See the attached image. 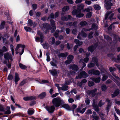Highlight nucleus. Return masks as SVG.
<instances>
[{"label": "nucleus", "instance_id": "f257e3e1", "mask_svg": "<svg viewBox=\"0 0 120 120\" xmlns=\"http://www.w3.org/2000/svg\"><path fill=\"white\" fill-rule=\"evenodd\" d=\"M52 102L53 104L56 107H59L61 104L62 107L68 110L69 109V105L67 104H65L63 101L60 98H56L53 99L52 101Z\"/></svg>", "mask_w": 120, "mask_h": 120}, {"label": "nucleus", "instance_id": "f03ea898", "mask_svg": "<svg viewBox=\"0 0 120 120\" xmlns=\"http://www.w3.org/2000/svg\"><path fill=\"white\" fill-rule=\"evenodd\" d=\"M25 47V46L24 45H22L21 44H18L16 46L15 49V51H16V53L17 54L19 52H18V50L19 48L21 47L22 48V52L19 53V54L20 55H22L24 51V48Z\"/></svg>", "mask_w": 120, "mask_h": 120}, {"label": "nucleus", "instance_id": "7ed1b4c3", "mask_svg": "<svg viewBox=\"0 0 120 120\" xmlns=\"http://www.w3.org/2000/svg\"><path fill=\"white\" fill-rule=\"evenodd\" d=\"M72 13L73 15H76L77 17H82L84 15V14L83 13L80 12V10H77L76 9L74 10Z\"/></svg>", "mask_w": 120, "mask_h": 120}, {"label": "nucleus", "instance_id": "20e7f679", "mask_svg": "<svg viewBox=\"0 0 120 120\" xmlns=\"http://www.w3.org/2000/svg\"><path fill=\"white\" fill-rule=\"evenodd\" d=\"M91 30V29H90L88 30L87 29L85 30L84 29H83L82 30V31L81 34H78L77 37L79 39H81V37H86V35L85 33H84L83 31H88L89 30Z\"/></svg>", "mask_w": 120, "mask_h": 120}, {"label": "nucleus", "instance_id": "39448f33", "mask_svg": "<svg viewBox=\"0 0 120 120\" xmlns=\"http://www.w3.org/2000/svg\"><path fill=\"white\" fill-rule=\"evenodd\" d=\"M88 76L86 73L84 71H82L80 72L79 75L78 77L76 76V78L77 79L79 78H80L82 77L86 78Z\"/></svg>", "mask_w": 120, "mask_h": 120}, {"label": "nucleus", "instance_id": "423d86ee", "mask_svg": "<svg viewBox=\"0 0 120 120\" xmlns=\"http://www.w3.org/2000/svg\"><path fill=\"white\" fill-rule=\"evenodd\" d=\"M104 2L105 4V8L107 9H110L111 6L112 5V4L110 2H109L108 1H107L106 0H105Z\"/></svg>", "mask_w": 120, "mask_h": 120}, {"label": "nucleus", "instance_id": "0eeeda50", "mask_svg": "<svg viewBox=\"0 0 120 120\" xmlns=\"http://www.w3.org/2000/svg\"><path fill=\"white\" fill-rule=\"evenodd\" d=\"M89 60V58L87 57H86L84 59H81L79 61V62L83 64V67H84L86 66L85 63H87Z\"/></svg>", "mask_w": 120, "mask_h": 120}, {"label": "nucleus", "instance_id": "6e6552de", "mask_svg": "<svg viewBox=\"0 0 120 120\" xmlns=\"http://www.w3.org/2000/svg\"><path fill=\"white\" fill-rule=\"evenodd\" d=\"M114 15V14L110 11H109L106 13L105 17V19H106L108 18L110 20Z\"/></svg>", "mask_w": 120, "mask_h": 120}, {"label": "nucleus", "instance_id": "1a4fd4ad", "mask_svg": "<svg viewBox=\"0 0 120 120\" xmlns=\"http://www.w3.org/2000/svg\"><path fill=\"white\" fill-rule=\"evenodd\" d=\"M49 72L51 74L55 77L57 76V74L58 73V72L55 69L49 70Z\"/></svg>", "mask_w": 120, "mask_h": 120}, {"label": "nucleus", "instance_id": "9d476101", "mask_svg": "<svg viewBox=\"0 0 120 120\" xmlns=\"http://www.w3.org/2000/svg\"><path fill=\"white\" fill-rule=\"evenodd\" d=\"M46 109L50 113L52 112L54 110L55 107L53 106H52L51 107L47 106L45 107Z\"/></svg>", "mask_w": 120, "mask_h": 120}, {"label": "nucleus", "instance_id": "9b49d317", "mask_svg": "<svg viewBox=\"0 0 120 120\" xmlns=\"http://www.w3.org/2000/svg\"><path fill=\"white\" fill-rule=\"evenodd\" d=\"M50 22L51 25L52 26V28L51 30L52 32H53L55 31L56 29V27L55 26V23L54 21L52 20H50Z\"/></svg>", "mask_w": 120, "mask_h": 120}, {"label": "nucleus", "instance_id": "f8f14e48", "mask_svg": "<svg viewBox=\"0 0 120 120\" xmlns=\"http://www.w3.org/2000/svg\"><path fill=\"white\" fill-rule=\"evenodd\" d=\"M35 99L36 97L34 96L26 97H25L23 98V99L25 101L32 100Z\"/></svg>", "mask_w": 120, "mask_h": 120}, {"label": "nucleus", "instance_id": "ddd939ff", "mask_svg": "<svg viewBox=\"0 0 120 120\" xmlns=\"http://www.w3.org/2000/svg\"><path fill=\"white\" fill-rule=\"evenodd\" d=\"M28 25L32 26H33L34 27L36 26V23L35 22H33L32 20L30 19H29L28 21Z\"/></svg>", "mask_w": 120, "mask_h": 120}, {"label": "nucleus", "instance_id": "4468645a", "mask_svg": "<svg viewBox=\"0 0 120 120\" xmlns=\"http://www.w3.org/2000/svg\"><path fill=\"white\" fill-rule=\"evenodd\" d=\"M20 79L19 74L17 73H15V82L16 83Z\"/></svg>", "mask_w": 120, "mask_h": 120}, {"label": "nucleus", "instance_id": "2eb2a0df", "mask_svg": "<svg viewBox=\"0 0 120 120\" xmlns=\"http://www.w3.org/2000/svg\"><path fill=\"white\" fill-rule=\"evenodd\" d=\"M4 58L6 60H8L9 59L11 58V55L8 53H6L4 55Z\"/></svg>", "mask_w": 120, "mask_h": 120}, {"label": "nucleus", "instance_id": "dca6fc26", "mask_svg": "<svg viewBox=\"0 0 120 120\" xmlns=\"http://www.w3.org/2000/svg\"><path fill=\"white\" fill-rule=\"evenodd\" d=\"M86 109V108H85L82 109L81 108L79 107L77 109V112H79L81 113L82 114L85 112Z\"/></svg>", "mask_w": 120, "mask_h": 120}, {"label": "nucleus", "instance_id": "f3484780", "mask_svg": "<svg viewBox=\"0 0 120 120\" xmlns=\"http://www.w3.org/2000/svg\"><path fill=\"white\" fill-rule=\"evenodd\" d=\"M71 18V16L70 15H69L68 16L62 17L61 19L62 20L67 21L70 19Z\"/></svg>", "mask_w": 120, "mask_h": 120}, {"label": "nucleus", "instance_id": "a211bd4d", "mask_svg": "<svg viewBox=\"0 0 120 120\" xmlns=\"http://www.w3.org/2000/svg\"><path fill=\"white\" fill-rule=\"evenodd\" d=\"M106 101L108 102V105L106 108V109L107 110V113L109 112V109L111 103L110 102V100L108 99H107L106 100Z\"/></svg>", "mask_w": 120, "mask_h": 120}, {"label": "nucleus", "instance_id": "6ab92c4d", "mask_svg": "<svg viewBox=\"0 0 120 120\" xmlns=\"http://www.w3.org/2000/svg\"><path fill=\"white\" fill-rule=\"evenodd\" d=\"M78 10H79L83 9L84 7V6L82 4H81L78 5Z\"/></svg>", "mask_w": 120, "mask_h": 120}, {"label": "nucleus", "instance_id": "aec40b11", "mask_svg": "<svg viewBox=\"0 0 120 120\" xmlns=\"http://www.w3.org/2000/svg\"><path fill=\"white\" fill-rule=\"evenodd\" d=\"M38 34L40 35V36L41 40L40 41L42 43L43 42V40L42 39L43 38V37L42 35V33L39 31H38L37 32Z\"/></svg>", "mask_w": 120, "mask_h": 120}, {"label": "nucleus", "instance_id": "412c9836", "mask_svg": "<svg viewBox=\"0 0 120 120\" xmlns=\"http://www.w3.org/2000/svg\"><path fill=\"white\" fill-rule=\"evenodd\" d=\"M120 93V91L119 90H117L114 93V94H112V97H114L116 96L117 95Z\"/></svg>", "mask_w": 120, "mask_h": 120}, {"label": "nucleus", "instance_id": "4be33fe9", "mask_svg": "<svg viewBox=\"0 0 120 120\" xmlns=\"http://www.w3.org/2000/svg\"><path fill=\"white\" fill-rule=\"evenodd\" d=\"M97 90L96 89H94L93 90L90 91L89 92V94L90 95H92L93 96L95 94V93Z\"/></svg>", "mask_w": 120, "mask_h": 120}, {"label": "nucleus", "instance_id": "5701e85b", "mask_svg": "<svg viewBox=\"0 0 120 120\" xmlns=\"http://www.w3.org/2000/svg\"><path fill=\"white\" fill-rule=\"evenodd\" d=\"M46 94L45 93H42L38 95V98L40 99H42L46 96Z\"/></svg>", "mask_w": 120, "mask_h": 120}, {"label": "nucleus", "instance_id": "b1692460", "mask_svg": "<svg viewBox=\"0 0 120 120\" xmlns=\"http://www.w3.org/2000/svg\"><path fill=\"white\" fill-rule=\"evenodd\" d=\"M87 81L85 79L83 80L81 82H79L77 84L79 86L81 87L82 85V83H86Z\"/></svg>", "mask_w": 120, "mask_h": 120}, {"label": "nucleus", "instance_id": "393cba45", "mask_svg": "<svg viewBox=\"0 0 120 120\" xmlns=\"http://www.w3.org/2000/svg\"><path fill=\"white\" fill-rule=\"evenodd\" d=\"M95 48V47H94L93 46H92L89 47L88 48V51L92 52L94 50Z\"/></svg>", "mask_w": 120, "mask_h": 120}, {"label": "nucleus", "instance_id": "a878e982", "mask_svg": "<svg viewBox=\"0 0 120 120\" xmlns=\"http://www.w3.org/2000/svg\"><path fill=\"white\" fill-rule=\"evenodd\" d=\"M93 106L95 110L96 111L98 112V109L97 105L94 104V100L93 102Z\"/></svg>", "mask_w": 120, "mask_h": 120}, {"label": "nucleus", "instance_id": "bb28decb", "mask_svg": "<svg viewBox=\"0 0 120 120\" xmlns=\"http://www.w3.org/2000/svg\"><path fill=\"white\" fill-rule=\"evenodd\" d=\"M34 112V110L32 109H29L28 110V113L29 115H32L33 114Z\"/></svg>", "mask_w": 120, "mask_h": 120}, {"label": "nucleus", "instance_id": "cd10ccee", "mask_svg": "<svg viewBox=\"0 0 120 120\" xmlns=\"http://www.w3.org/2000/svg\"><path fill=\"white\" fill-rule=\"evenodd\" d=\"M8 47H6L5 46H4L2 48V52H6L8 51Z\"/></svg>", "mask_w": 120, "mask_h": 120}, {"label": "nucleus", "instance_id": "c85d7f7f", "mask_svg": "<svg viewBox=\"0 0 120 120\" xmlns=\"http://www.w3.org/2000/svg\"><path fill=\"white\" fill-rule=\"evenodd\" d=\"M94 7L95 9L97 10H99L101 9V7L98 4L94 5Z\"/></svg>", "mask_w": 120, "mask_h": 120}, {"label": "nucleus", "instance_id": "c756f323", "mask_svg": "<svg viewBox=\"0 0 120 120\" xmlns=\"http://www.w3.org/2000/svg\"><path fill=\"white\" fill-rule=\"evenodd\" d=\"M63 91L67 90H68V87L67 86H64L61 87V88H60Z\"/></svg>", "mask_w": 120, "mask_h": 120}, {"label": "nucleus", "instance_id": "7c9ffc66", "mask_svg": "<svg viewBox=\"0 0 120 120\" xmlns=\"http://www.w3.org/2000/svg\"><path fill=\"white\" fill-rule=\"evenodd\" d=\"M10 107H7L6 109V111L5 112V113L7 114H9L11 113L10 110Z\"/></svg>", "mask_w": 120, "mask_h": 120}, {"label": "nucleus", "instance_id": "2f4dec72", "mask_svg": "<svg viewBox=\"0 0 120 120\" xmlns=\"http://www.w3.org/2000/svg\"><path fill=\"white\" fill-rule=\"evenodd\" d=\"M74 41L75 43L79 45H82V42H79V40L76 39Z\"/></svg>", "mask_w": 120, "mask_h": 120}, {"label": "nucleus", "instance_id": "473e14b6", "mask_svg": "<svg viewBox=\"0 0 120 120\" xmlns=\"http://www.w3.org/2000/svg\"><path fill=\"white\" fill-rule=\"evenodd\" d=\"M68 54L67 53H61L60 54L59 57H66L67 55Z\"/></svg>", "mask_w": 120, "mask_h": 120}, {"label": "nucleus", "instance_id": "72a5a7b5", "mask_svg": "<svg viewBox=\"0 0 120 120\" xmlns=\"http://www.w3.org/2000/svg\"><path fill=\"white\" fill-rule=\"evenodd\" d=\"M96 113L95 112H94L93 114V120H98V117L97 116H94L95 115Z\"/></svg>", "mask_w": 120, "mask_h": 120}, {"label": "nucleus", "instance_id": "f704fd0d", "mask_svg": "<svg viewBox=\"0 0 120 120\" xmlns=\"http://www.w3.org/2000/svg\"><path fill=\"white\" fill-rule=\"evenodd\" d=\"M93 80L96 83H98L100 81V78H97L93 79Z\"/></svg>", "mask_w": 120, "mask_h": 120}, {"label": "nucleus", "instance_id": "c9c22d12", "mask_svg": "<svg viewBox=\"0 0 120 120\" xmlns=\"http://www.w3.org/2000/svg\"><path fill=\"white\" fill-rule=\"evenodd\" d=\"M24 29L27 32H30L32 30L31 28L27 26L25 27Z\"/></svg>", "mask_w": 120, "mask_h": 120}, {"label": "nucleus", "instance_id": "e433bc0d", "mask_svg": "<svg viewBox=\"0 0 120 120\" xmlns=\"http://www.w3.org/2000/svg\"><path fill=\"white\" fill-rule=\"evenodd\" d=\"M74 58L73 56L72 55H69L67 57L68 60H71V62L72 61L73 59Z\"/></svg>", "mask_w": 120, "mask_h": 120}, {"label": "nucleus", "instance_id": "4c0bfd02", "mask_svg": "<svg viewBox=\"0 0 120 120\" xmlns=\"http://www.w3.org/2000/svg\"><path fill=\"white\" fill-rule=\"evenodd\" d=\"M10 47L12 52V55L13 56L14 55V46L12 45H10Z\"/></svg>", "mask_w": 120, "mask_h": 120}, {"label": "nucleus", "instance_id": "58836bf2", "mask_svg": "<svg viewBox=\"0 0 120 120\" xmlns=\"http://www.w3.org/2000/svg\"><path fill=\"white\" fill-rule=\"evenodd\" d=\"M69 8L68 6L64 7L62 9V10L64 11H67L69 9Z\"/></svg>", "mask_w": 120, "mask_h": 120}, {"label": "nucleus", "instance_id": "ea45409f", "mask_svg": "<svg viewBox=\"0 0 120 120\" xmlns=\"http://www.w3.org/2000/svg\"><path fill=\"white\" fill-rule=\"evenodd\" d=\"M5 22H3L1 23L0 26V29H3L4 28V26L5 25Z\"/></svg>", "mask_w": 120, "mask_h": 120}, {"label": "nucleus", "instance_id": "a19ab883", "mask_svg": "<svg viewBox=\"0 0 120 120\" xmlns=\"http://www.w3.org/2000/svg\"><path fill=\"white\" fill-rule=\"evenodd\" d=\"M13 76L11 74H10L8 77V79L9 80H12L13 78Z\"/></svg>", "mask_w": 120, "mask_h": 120}, {"label": "nucleus", "instance_id": "79ce46f5", "mask_svg": "<svg viewBox=\"0 0 120 120\" xmlns=\"http://www.w3.org/2000/svg\"><path fill=\"white\" fill-rule=\"evenodd\" d=\"M97 28V25L96 24H93L92 25V29L96 30Z\"/></svg>", "mask_w": 120, "mask_h": 120}, {"label": "nucleus", "instance_id": "37998d69", "mask_svg": "<svg viewBox=\"0 0 120 120\" xmlns=\"http://www.w3.org/2000/svg\"><path fill=\"white\" fill-rule=\"evenodd\" d=\"M94 64L93 63L91 62L88 65V66L89 68H91L94 66Z\"/></svg>", "mask_w": 120, "mask_h": 120}, {"label": "nucleus", "instance_id": "c03bdc74", "mask_svg": "<svg viewBox=\"0 0 120 120\" xmlns=\"http://www.w3.org/2000/svg\"><path fill=\"white\" fill-rule=\"evenodd\" d=\"M80 25L82 26L86 25L87 24V22L85 21L81 22L80 23Z\"/></svg>", "mask_w": 120, "mask_h": 120}, {"label": "nucleus", "instance_id": "a18cd8bd", "mask_svg": "<svg viewBox=\"0 0 120 120\" xmlns=\"http://www.w3.org/2000/svg\"><path fill=\"white\" fill-rule=\"evenodd\" d=\"M106 86L105 85H103L101 86V89L103 91H105L106 90Z\"/></svg>", "mask_w": 120, "mask_h": 120}, {"label": "nucleus", "instance_id": "49530a36", "mask_svg": "<svg viewBox=\"0 0 120 120\" xmlns=\"http://www.w3.org/2000/svg\"><path fill=\"white\" fill-rule=\"evenodd\" d=\"M86 105H88L90 103V100L88 98H86L85 101Z\"/></svg>", "mask_w": 120, "mask_h": 120}, {"label": "nucleus", "instance_id": "de8ad7c7", "mask_svg": "<svg viewBox=\"0 0 120 120\" xmlns=\"http://www.w3.org/2000/svg\"><path fill=\"white\" fill-rule=\"evenodd\" d=\"M92 13V12H90L89 13H88L86 15V18H90L91 16Z\"/></svg>", "mask_w": 120, "mask_h": 120}, {"label": "nucleus", "instance_id": "09e8293b", "mask_svg": "<svg viewBox=\"0 0 120 120\" xmlns=\"http://www.w3.org/2000/svg\"><path fill=\"white\" fill-rule=\"evenodd\" d=\"M92 60L95 63H97L98 60L96 57H93L92 58Z\"/></svg>", "mask_w": 120, "mask_h": 120}, {"label": "nucleus", "instance_id": "8fccbe9b", "mask_svg": "<svg viewBox=\"0 0 120 120\" xmlns=\"http://www.w3.org/2000/svg\"><path fill=\"white\" fill-rule=\"evenodd\" d=\"M85 4L88 5H90L92 3V2L90 1L85 0Z\"/></svg>", "mask_w": 120, "mask_h": 120}, {"label": "nucleus", "instance_id": "3c124183", "mask_svg": "<svg viewBox=\"0 0 120 120\" xmlns=\"http://www.w3.org/2000/svg\"><path fill=\"white\" fill-rule=\"evenodd\" d=\"M100 74V72L99 71L94 70V74L96 75H98Z\"/></svg>", "mask_w": 120, "mask_h": 120}, {"label": "nucleus", "instance_id": "603ef678", "mask_svg": "<svg viewBox=\"0 0 120 120\" xmlns=\"http://www.w3.org/2000/svg\"><path fill=\"white\" fill-rule=\"evenodd\" d=\"M88 85L89 86H91L94 85V83L92 81H89L88 83Z\"/></svg>", "mask_w": 120, "mask_h": 120}, {"label": "nucleus", "instance_id": "864d4df0", "mask_svg": "<svg viewBox=\"0 0 120 120\" xmlns=\"http://www.w3.org/2000/svg\"><path fill=\"white\" fill-rule=\"evenodd\" d=\"M101 101V100L100 101L98 105L99 106L101 107L104 105V102H102Z\"/></svg>", "mask_w": 120, "mask_h": 120}, {"label": "nucleus", "instance_id": "5fc2aeb1", "mask_svg": "<svg viewBox=\"0 0 120 120\" xmlns=\"http://www.w3.org/2000/svg\"><path fill=\"white\" fill-rule=\"evenodd\" d=\"M48 53H46L47 56L46 60L48 62H49L50 60V59L49 56L48 55Z\"/></svg>", "mask_w": 120, "mask_h": 120}, {"label": "nucleus", "instance_id": "6e6d98bb", "mask_svg": "<svg viewBox=\"0 0 120 120\" xmlns=\"http://www.w3.org/2000/svg\"><path fill=\"white\" fill-rule=\"evenodd\" d=\"M27 82L26 80H24L21 82L20 83V85L21 86L23 85L24 84L26 83Z\"/></svg>", "mask_w": 120, "mask_h": 120}, {"label": "nucleus", "instance_id": "4d7b16f0", "mask_svg": "<svg viewBox=\"0 0 120 120\" xmlns=\"http://www.w3.org/2000/svg\"><path fill=\"white\" fill-rule=\"evenodd\" d=\"M67 2L70 4H73L74 2L72 0H67Z\"/></svg>", "mask_w": 120, "mask_h": 120}, {"label": "nucleus", "instance_id": "13d9d810", "mask_svg": "<svg viewBox=\"0 0 120 120\" xmlns=\"http://www.w3.org/2000/svg\"><path fill=\"white\" fill-rule=\"evenodd\" d=\"M71 62V60H66L65 62V64H69Z\"/></svg>", "mask_w": 120, "mask_h": 120}, {"label": "nucleus", "instance_id": "bf43d9fd", "mask_svg": "<svg viewBox=\"0 0 120 120\" xmlns=\"http://www.w3.org/2000/svg\"><path fill=\"white\" fill-rule=\"evenodd\" d=\"M115 110L116 112L119 115H120V110L116 109L115 107Z\"/></svg>", "mask_w": 120, "mask_h": 120}, {"label": "nucleus", "instance_id": "052dcab7", "mask_svg": "<svg viewBox=\"0 0 120 120\" xmlns=\"http://www.w3.org/2000/svg\"><path fill=\"white\" fill-rule=\"evenodd\" d=\"M87 114H89L92 113V111L90 110H88L86 112Z\"/></svg>", "mask_w": 120, "mask_h": 120}, {"label": "nucleus", "instance_id": "680f3d73", "mask_svg": "<svg viewBox=\"0 0 120 120\" xmlns=\"http://www.w3.org/2000/svg\"><path fill=\"white\" fill-rule=\"evenodd\" d=\"M74 100L71 98H69L68 100L69 102L70 103H72L74 101Z\"/></svg>", "mask_w": 120, "mask_h": 120}, {"label": "nucleus", "instance_id": "e2e57ef3", "mask_svg": "<svg viewBox=\"0 0 120 120\" xmlns=\"http://www.w3.org/2000/svg\"><path fill=\"white\" fill-rule=\"evenodd\" d=\"M90 9L89 8H86L85 9L83 10L82 11L83 12H84L86 11L87 12H89L90 11Z\"/></svg>", "mask_w": 120, "mask_h": 120}, {"label": "nucleus", "instance_id": "0e129e2a", "mask_svg": "<svg viewBox=\"0 0 120 120\" xmlns=\"http://www.w3.org/2000/svg\"><path fill=\"white\" fill-rule=\"evenodd\" d=\"M108 78V77L106 76H103L102 80L103 81H104L105 80Z\"/></svg>", "mask_w": 120, "mask_h": 120}, {"label": "nucleus", "instance_id": "69168bd1", "mask_svg": "<svg viewBox=\"0 0 120 120\" xmlns=\"http://www.w3.org/2000/svg\"><path fill=\"white\" fill-rule=\"evenodd\" d=\"M33 9L35 10L37 8V5L36 4H33L32 5Z\"/></svg>", "mask_w": 120, "mask_h": 120}, {"label": "nucleus", "instance_id": "338daca9", "mask_svg": "<svg viewBox=\"0 0 120 120\" xmlns=\"http://www.w3.org/2000/svg\"><path fill=\"white\" fill-rule=\"evenodd\" d=\"M76 24V22H75L74 23H68L67 25H69V26H71L73 25V26H75Z\"/></svg>", "mask_w": 120, "mask_h": 120}, {"label": "nucleus", "instance_id": "774afa93", "mask_svg": "<svg viewBox=\"0 0 120 120\" xmlns=\"http://www.w3.org/2000/svg\"><path fill=\"white\" fill-rule=\"evenodd\" d=\"M114 24L113 23L108 28V29L109 30H112V27H113V24Z\"/></svg>", "mask_w": 120, "mask_h": 120}]
</instances>
